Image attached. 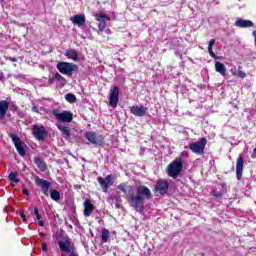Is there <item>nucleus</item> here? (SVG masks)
<instances>
[{"mask_svg":"<svg viewBox=\"0 0 256 256\" xmlns=\"http://www.w3.org/2000/svg\"><path fill=\"white\" fill-rule=\"evenodd\" d=\"M85 137L93 145H103L105 141V138H103V135L97 134L95 132H86Z\"/></svg>","mask_w":256,"mask_h":256,"instance_id":"9b49d317","label":"nucleus"},{"mask_svg":"<svg viewBox=\"0 0 256 256\" xmlns=\"http://www.w3.org/2000/svg\"><path fill=\"white\" fill-rule=\"evenodd\" d=\"M38 225L40 227H45V222H43L41 219L38 220Z\"/></svg>","mask_w":256,"mask_h":256,"instance_id":"ea45409f","label":"nucleus"},{"mask_svg":"<svg viewBox=\"0 0 256 256\" xmlns=\"http://www.w3.org/2000/svg\"><path fill=\"white\" fill-rule=\"evenodd\" d=\"M207 146V138L202 137L198 142H192L189 145L190 151L196 155H205V147Z\"/></svg>","mask_w":256,"mask_h":256,"instance_id":"20e7f679","label":"nucleus"},{"mask_svg":"<svg viewBox=\"0 0 256 256\" xmlns=\"http://www.w3.org/2000/svg\"><path fill=\"white\" fill-rule=\"evenodd\" d=\"M17 175H19L17 172H11L10 174H9V179H10V181H12V183H19V178H17Z\"/></svg>","mask_w":256,"mask_h":256,"instance_id":"cd10ccee","label":"nucleus"},{"mask_svg":"<svg viewBox=\"0 0 256 256\" xmlns=\"http://www.w3.org/2000/svg\"><path fill=\"white\" fill-rule=\"evenodd\" d=\"M50 198L52 199V201H60L61 200V193L59 192V190H55L53 189L50 192Z\"/></svg>","mask_w":256,"mask_h":256,"instance_id":"393cba45","label":"nucleus"},{"mask_svg":"<svg viewBox=\"0 0 256 256\" xmlns=\"http://www.w3.org/2000/svg\"><path fill=\"white\" fill-rule=\"evenodd\" d=\"M130 112L135 117H145L147 115V107H144L143 105L140 106H131Z\"/></svg>","mask_w":256,"mask_h":256,"instance_id":"2eb2a0df","label":"nucleus"},{"mask_svg":"<svg viewBox=\"0 0 256 256\" xmlns=\"http://www.w3.org/2000/svg\"><path fill=\"white\" fill-rule=\"evenodd\" d=\"M238 77H240L241 79H245V77H247V73H245V72H243V71H241V70H239L238 71Z\"/></svg>","mask_w":256,"mask_h":256,"instance_id":"2f4dec72","label":"nucleus"},{"mask_svg":"<svg viewBox=\"0 0 256 256\" xmlns=\"http://www.w3.org/2000/svg\"><path fill=\"white\" fill-rule=\"evenodd\" d=\"M70 21L73 25H77V27H83L87 20L85 18V14H76L70 18Z\"/></svg>","mask_w":256,"mask_h":256,"instance_id":"dca6fc26","label":"nucleus"},{"mask_svg":"<svg viewBox=\"0 0 256 256\" xmlns=\"http://www.w3.org/2000/svg\"><path fill=\"white\" fill-rule=\"evenodd\" d=\"M252 35L254 37V45L256 47V30L252 31Z\"/></svg>","mask_w":256,"mask_h":256,"instance_id":"a19ab883","label":"nucleus"},{"mask_svg":"<svg viewBox=\"0 0 256 256\" xmlns=\"http://www.w3.org/2000/svg\"><path fill=\"white\" fill-rule=\"evenodd\" d=\"M56 67L59 73H62V75H67L68 77L73 75V71H79V66L70 62H59Z\"/></svg>","mask_w":256,"mask_h":256,"instance_id":"7ed1b4c3","label":"nucleus"},{"mask_svg":"<svg viewBox=\"0 0 256 256\" xmlns=\"http://www.w3.org/2000/svg\"><path fill=\"white\" fill-rule=\"evenodd\" d=\"M35 183H36L37 187H40L42 193L46 197H49V189H51V187H53L51 182H49V181H47L43 178L36 177L35 178Z\"/></svg>","mask_w":256,"mask_h":256,"instance_id":"9d476101","label":"nucleus"},{"mask_svg":"<svg viewBox=\"0 0 256 256\" xmlns=\"http://www.w3.org/2000/svg\"><path fill=\"white\" fill-rule=\"evenodd\" d=\"M32 135L37 141H42L43 143L47 139V129L44 126L34 125L32 127Z\"/></svg>","mask_w":256,"mask_h":256,"instance_id":"6e6552de","label":"nucleus"},{"mask_svg":"<svg viewBox=\"0 0 256 256\" xmlns=\"http://www.w3.org/2000/svg\"><path fill=\"white\" fill-rule=\"evenodd\" d=\"M65 99L68 103H76L77 102V96L73 93H68L65 95Z\"/></svg>","mask_w":256,"mask_h":256,"instance_id":"bb28decb","label":"nucleus"},{"mask_svg":"<svg viewBox=\"0 0 256 256\" xmlns=\"http://www.w3.org/2000/svg\"><path fill=\"white\" fill-rule=\"evenodd\" d=\"M95 211V205L91 203V200L86 199L84 202V216L91 217V214Z\"/></svg>","mask_w":256,"mask_h":256,"instance_id":"a211bd4d","label":"nucleus"},{"mask_svg":"<svg viewBox=\"0 0 256 256\" xmlns=\"http://www.w3.org/2000/svg\"><path fill=\"white\" fill-rule=\"evenodd\" d=\"M181 171H183V159L181 157L175 158L166 169L168 177H172V179H177Z\"/></svg>","mask_w":256,"mask_h":256,"instance_id":"f03ea898","label":"nucleus"},{"mask_svg":"<svg viewBox=\"0 0 256 256\" xmlns=\"http://www.w3.org/2000/svg\"><path fill=\"white\" fill-rule=\"evenodd\" d=\"M110 235H111V233L109 232V230L107 228H103L102 229V243H107V241H109Z\"/></svg>","mask_w":256,"mask_h":256,"instance_id":"a878e982","label":"nucleus"},{"mask_svg":"<svg viewBox=\"0 0 256 256\" xmlns=\"http://www.w3.org/2000/svg\"><path fill=\"white\" fill-rule=\"evenodd\" d=\"M117 189L125 195L129 207L134 209L137 213H143V209H145V199L149 200L153 197L149 187L143 185L135 187L125 182L120 183Z\"/></svg>","mask_w":256,"mask_h":256,"instance_id":"f257e3e1","label":"nucleus"},{"mask_svg":"<svg viewBox=\"0 0 256 256\" xmlns=\"http://www.w3.org/2000/svg\"><path fill=\"white\" fill-rule=\"evenodd\" d=\"M105 33H106V35H111V29L107 28V29L105 30Z\"/></svg>","mask_w":256,"mask_h":256,"instance_id":"c03bdc74","label":"nucleus"},{"mask_svg":"<svg viewBox=\"0 0 256 256\" xmlns=\"http://www.w3.org/2000/svg\"><path fill=\"white\" fill-rule=\"evenodd\" d=\"M20 217L22 218V221L24 223L27 222V216H25V211H20Z\"/></svg>","mask_w":256,"mask_h":256,"instance_id":"473e14b6","label":"nucleus"},{"mask_svg":"<svg viewBox=\"0 0 256 256\" xmlns=\"http://www.w3.org/2000/svg\"><path fill=\"white\" fill-rule=\"evenodd\" d=\"M109 103L111 107H117L119 103V87L116 86L110 91Z\"/></svg>","mask_w":256,"mask_h":256,"instance_id":"4468645a","label":"nucleus"},{"mask_svg":"<svg viewBox=\"0 0 256 256\" xmlns=\"http://www.w3.org/2000/svg\"><path fill=\"white\" fill-rule=\"evenodd\" d=\"M94 17L98 21V31H103L107 27V21H111V17L103 13L95 14Z\"/></svg>","mask_w":256,"mask_h":256,"instance_id":"f8f14e48","label":"nucleus"},{"mask_svg":"<svg viewBox=\"0 0 256 256\" xmlns=\"http://www.w3.org/2000/svg\"><path fill=\"white\" fill-rule=\"evenodd\" d=\"M32 109H33V111H37V107H33Z\"/></svg>","mask_w":256,"mask_h":256,"instance_id":"09e8293b","label":"nucleus"},{"mask_svg":"<svg viewBox=\"0 0 256 256\" xmlns=\"http://www.w3.org/2000/svg\"><path fill=\"white\" fill-rule=\"evenodd\" d=\"M9 61H12V63H16L17 58L16 57H8Z\"/></svg>","mask_w":256,"mask_h":256,"instance_id":"79ce46f5","label":"nucleus"},{"mask_svg":"<svg viewBox=\"0 0 256 256\" xmlns=\"http://www.w3.org/2000/svg\"><path fill=\"white\" fill-rule=\"evenodd\" d=\"M54 79H56V81H64V83H66L67 80H65V78L59 74V73H56L54 74Z\"/></svg>","mask_w":256,"mask_h":256,"instance_id":"c756f323","label":"nucleus"},{"mask_svg":"<svg viewBox=\"0 0 256 256\" xmlns=\"http://www.w3.org/2000/svg\"><path fill=\"white\" fill-rule=\"evenodd\" d=\"M215 69H216L217 73H220V75H222L223 77H225L227 75V68L225 67V64L217 61L215 63Z\"/></svg>","mask_w":256,"mask_h":256,"instance_id":"5701e85b","label":"nucleus"},{"mask_svg":"<svg viewBox=\"0 0 256 256\" xmlns=\"http://www.w3.org/2000/svg\"><path fill=\"white\" fill-rule=\"evenodd\" d=\"M22 193L23 195H26V197H29V190H27L26 188L22 190Z\"/></svg>","mask_w":256,"mask_h":256,"instance_id":"4c0bfd02","label":"nucleus"},{"mask_svg":"<svg viewBox=\"0 0 256 256\" xmlns=\"http://www.w3.org/2000/svg\"><path fill=\"white\" fill-rule=\"evenodd\" d=\"M222 187H223V189H225V187H227V185H226V184H224V185H222Z\"/></svg>","mask_w":256,"mask_h":256,"instance_id":"8fccbe9b","label":"nucleus"},{"mask_svg":"<svg viewBox=\"0 0 256 256\" xmlns=\"http://www.w3.org/2000/svg\"><path fill=\"white\" fill-rule=\"evenodd\" d=\"M210 195H212L213 197H215L216 199H221L223 197V192L218 191L217 189H213L210 192Z\"/></svg>","mask_w":256,"mask_h":256,"instance_id":"c85d7f7f","label":"nucleus"},{"mask_svg":"<svg viewBox=\"0 0 256 256\" xmlns=\"http://www.w3.org/2000/svg\"><path fill=\"white\" fill-rule=\"evenodd\" d=\"M10 139H12L15 149L21 155V157H25V148L23 147V143L21 142V138L15 134H9Z\"/></svg>","mask_w":256,"mask_h":256,"instance_id":"ddd939ff","label":"nucleus"},{"mask_svg":"<svg viewBox=\"0 0 256 256\" xmlns=\"http://www.w3.org/2000/svg\"><path fill=\"white\" fill-rule=\"evenodd\" d=\"M69 256H79V254H77V252H70Z\"/></svg>","mask_w":256,"mask_h":256,"instance_id":"a18cd8bd","label":"nucleus"},{"mask_svg":"<svg viewBox=\"0 0 256 256\" xmlns=\"http://www.w3.org/2000/svg\"><path fill=\"white\" fill-rule=\"evenodd\" d=\"M97 181L103 193H107V191H109V187H111L113 185V181H115V176H113V174L107 175L106 178L99 176Z\"/></svg>","mask_w":256,"mask_h":256,"instance_id":"0eeeda50","label":"nucleus"},{"mask_svg":"<svg viewBox=\"0 0 256 256\" xmlns=\"http://www.w3.org/2000/svg\"><path fill=\"white\" fill-rule=\"evenodd\" d=\"M245 161L241 156L238 157L236 161V177L238 181H241L243 179V164Z\"/></svg>","mask_w":256,"mask_h":256,"instance_id":"f3484780","label":"nucleus"},{"mask_svg":"<svg viewBox=\"0 0 256 256\" xmlns=\"http://www.w3.org/2000/svg\"><path fill=\"white\" fill-rule=\"evenodd\" d=\"M34 215H36L37 221H39V219H41V214H39V208H37V207L34 208Z\"/></svg>","mask_w":256,"mask_h":256,"instance_id":"7c9ffc66","label":"nucleus"},{"mask_svg":"<svg viewBox=\"0 0 256 256\" xmlns=\"http://www.w3.org/2000/svg\"><path fill=\"white\" fill-rule=\"evenodd\" d=\"M57 127L59 131H61V133L65 135V137H71V128L64 126L62 124H57Z\"/></svg>","mask_w":256,"mask_h":256,"instance_id":"b1692460","label":"nucleus"},{"mask_svg":"<svg viewBox=\"0 0 256 256\" xmlns=\"http://www.w3.org/2000/svg\"><path fill=\"white\" fill-rule=\"evenodd\" d=\"M0 81H5V74L3 72H0Z\"/></svg>","mask_w":256,"mask_h":256,"instance_id":"58836bf2","label":"nucleus"},{"mask_svg":"<svg viewBox=\"0 0 256 256\" xmlns=\"http://www.w3.org/2000/svg\"><path fill=\"white\" fill-rule=\"evenodd\" d=\"M208 52H209L210 57H212V59H217V55L215 54V52H213V49L208 50Z\"/></svg>","mask_w":256,"mask_h":256,"instance_id":"f704fd0d","label":"nucleus"},{"mask_svg":"<svg viewBox=\"0 0 256 256\" xmlns=\"http://www.w3.org/2000/svg\"><path fill=\"white\" fill-rule=\"evenodd\" d=\"M42 251H47V242H42Z\"/></svg>","mask_w":256,"mask_h":256,"instance_id":"e433bc0d","label":"nucleus"},{"mask_svg":"<svg viewBox=\"0 0 256 256\" xmlns=\"http://www.w3.org/2000/svg\"><path fill=\"white\" fill-rule=\"evenodd\" d=\"M57 80H56V78L53 76V77H49V79H48V83L50 84V85H53V83H55Z\"/></svg>","mask_w":256,"mask_h":256,"instance_id":"c9c22d12","label":"nucleus"},{"mask_svg":"<svg viewBox=\"0 0 256 256\" xmlns=\"http://www.w3.org/2000/svg\"><path fill=\"white\" fill-rule=\"evenodd\" d=\"M45 233H43V232H40V237H45Z\"/></svg>","mask_w":256,"mask_h":256,"instance_id":"de8ad7c7","label":"nucleus"},{"mask_svg":"<svg viewBox=\"0 0 256 256\" xmlns=\"http://www.w3.org/2000/svg\"><path fill=\"white\" fill-rule=\"evenodd\" d=\"M213 45H215V39H211L209 44H208V50L213 49Z\"/></svg>","mask_w":256,"mask_h":256,"instance_id":"72a5a7b5","label":"nucleus"},{"mask_svg":"<svg viewBox=\"0 0 256 256\" xmlns=\"http://www.w3.org/2000/svg\"><path fill=\"white\" fill-rule=\"evenodd\" d=\"M253 25L251 20L238 19L235 21V27H240L241 29H247L248 27H253Z\"/></svg>","mask_w":256,"mask_h":256,"instance_id":"6ab92c4d","label":"nucleus"},{"mask_svg":"<svg viewBox=\"0 0 256 256\" xmlns=\"http://www.w3.org/2000/svg\"><path fill=\"white\" fill-rule=\"evenodd\" d=\"M65 57H67V59H72V61H79V53H77V50L74 49L66 51Z\"/></svg>","mask_w":256,"mask_h":256,"instance_id":"412c9836","label":"nucleus"},{"mask_svg":"<svg viewBox=\"0 0 256 256\" xmlns=\"http://www.w3.org/2000/svg\"><path fill=\"white\" fill-rule=\"evenodd\" d=\"M52 115H54L59 123H71L73 121V113L71 111L59 112V110H53Z\"/></svg>","mask_w":256,"mask_h":256,"instance_id":"423d86ee","label":"nucleus"},{"mask_svg":"<svg viewBox=\"0 0 256 256\" xmlns=\"http://www.w3.org/2000/svg\"><path fill=\"white\" fill-rule=\"evenodd\" d=\"M171 183L167 179L159 178L156 181V185L154 188L155 193H159L160 195H167L169 193V187Z\"/></svg>","mask_w":256,"mask_h":256,"instance_id":"39448f33","label":"nucleus"},{"mask_svg":"<svg viewBox=\"0 0 256 256\" xmlns=\"http://www.w3.org/2000/svg\"><path fill=\"white\" fill-rule=\"evenodd\" d=\"M58 246L61 253H73L75 251V244L71 242L70 238H67L65 241L58 240Z\"/></svg>","mask_w":256,"mask_h":256,"instance_id":"1a4fd4ad","label":"nucleus"},{"mask_svg":"<svg viewBox=\"0 0 256 256\" xmlns=\"http://www.w3.org/2000/svg\"><path fill=\"white\" fill-rule=\"evenodd\" d=\"M188 156H189V154L186 151L181 153V157H188Z\"/></svg>","mask_w":256,"mask_h":256,"instance_id":"37998d69","label":"nucleus"},{"mask_svg":"<svg viewBox=\"0 0 256 256\" xmlns=\"http://www.w3.org/2000/svg\"><path fill=\"white\" fill-rule=\"evenodd\" d=\"M254 153H256V147L254 148Z\"/></svg>","mask_w":256,"mask_h":256,"instance_id":"3c124183","label":"nucleus"},{"mask_svg":"<svg viewBox=\"0 0 256 256\" xmlns=\"http://www.w3.org/2000/svg\"><path fill=\"white\" fill-rule=\"evenodd\" d=\"M34 163L35 165H37L40 171H47V163H45V161L42 158L34 157Z\"/></svg>","mask_w":256,"mask_h":256,"instance_id":"4be33fe9","label":"nucleus"},{"mask_svg":"<svg viewBox=\"0 0 256 256\" xmlns=\"http://www.w3.org/2000/svg\"><path fill=\"white\" fill-rule=\"evenodd\" d=\"M18 107L17 105H12V111H17Z\"/></svg>","mask_w":256,"mask_h":256,"instance_id":"49530a36","label":"nucleus"},{"mask_svg":"<svg viewBox=\"0 0 256 256\" xmlns=\"http://www.w3.org/2000/svg\"><path fill=\"white\" fill-rule=\"evenodd\" d=\"M7 111H9V102L5 100L0 101V119L7 117Z\"/></svg>","mask_w":256,"mask_h":256,"instance_id":"aec40b11","label":"nucleus"}]
</instances>
